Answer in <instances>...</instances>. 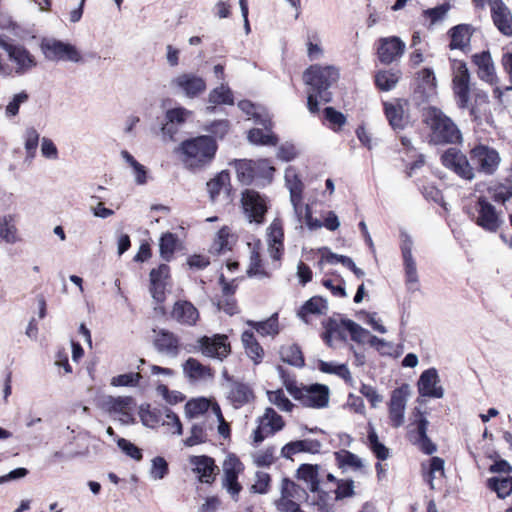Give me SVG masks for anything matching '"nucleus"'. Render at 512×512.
<instances>
[{
    "label": "nucleus",
    "mask_w": 512,
    "mask_h": 512,
    "mask_svg": "<svg viewBox=\"0 0 512 512\" xmlns=\"http://www.w3.org/2000/svg\"><path fill=\"white\" fill-rule=\"evenodd\" d=\"M339 71L335 66L314 64L303 73V81L309 87L307 107L313 114L319 112V101L329 103L332 100L330 88L338 81Z\"/></svg>",
    "instance_id": "1"
},
{
    "label": "nucleus",
    "mask_w": 512,
    "mask_h": 512,
    "mask_svg": "<svg viewBox=\"0 0 512 512\" xmlns=\"http://www.w3.org/2000/svg\"><path fill=\"white\" fill-rule=\"evenodd\" d=\"M218 145L209 135H201L183 141L179 146L182 162L190 170L202 169L214 159Z\"/></svg>",
    "instance_id": "2"
},
{
    "label": "nucleus",
    "mask_w": 512,
    "mask_h": 512,
    "mask_svg": "<svg viewBox=\"0 0 512 512\" xmlns=\"http://www.w3.org/2000/svg\"><path fill=\"white\" fill-rule=\"evenodd\" d=\"M423 122L431 130L430 142L434 144L456 143L461 139V134L453 121L436 107H428L423 110Z\"/></svg>",
    "instance_id": "3"
},
{
    "label": "nucleus",
    "mask_w": 512,
    "mask_h": 512,
    "mask_svg": "<svg viewBox=\"0 0 512 512\" xmlns=\"http://www.w3.org/2000/svg\"><path fill=\"white\" fill-rule=\"evenodd\" d=\"M40 48L45 58L49 61L78 63L82 60L80 52L74 45L54 38H44Z\"/></svg>",
    "instance_id": "4"
},
{
    "label": "nucleus",
    "mask_w": 512,
    "mask_h": 512,
    "mask_svg": "<svg viewBox=\"0 0 512 512\" xmlns=\"http://www.w3.org/2000/svg\"><path fill=\"white\" fill-rule=\"evenodd\" d=\"M400 239V250L403 259L405 283L409 291L415 292L419 290V277L416 261L412 254L414 244L413 239L405 230L400 231Z\"/></svg>",
    "instance_id": "5"
},
{
    "label": "nucleus",
    "mask_w": 512,
    "mask_h": 512,
    "mask_svg": "<svg viewBox=\"0 0 512 512\" xmlns=\"http://www.w3.org/2000/svg\"><path fill=\"white\" fill-rule=\"evenodd\" d=\"M469 81L470 75L464 62H456L454 64L453 90L460 108H467L470 114L477 118L476 107L470 103L469 98Z\"/></svg>",
    "instance_id": "6"
},
{
    "label": "nucleus",
    "mask_w": 512,
    "mask_h": 512,
    "mask_svg": "<svg viewBox=\"0 0 512 512\" xmlns=\"http://www.w3.org/2000/svg\"><path fill=\"white\" fill-rule=\"evenodd\" d=\"M0 47L7 53L9 60L15 64V72L23 75L37 65L35 57L20 44H11L0 38Z\"/></svg>",
    "instance_id": "7"
},
{
    "label": "nucleus",
    "mask_w": 512,
    "mask_h": 512,
    "mask_svg": "<svg viewBox=\"0 0 512 512\" xmlns=\"http://www.w3.org/2000/svg\"><path fill=\"white\" fill-rule=\"evenodd\" d=\"M242 208L250 223L262 224L267 212L266 200L259 192L246 189L242 193Z\"/></svg>",
    "instance_id": "8"
},
{
    "label": "nucleus",
    "mask_w": 512,
    "mask_h": 512,
    "mask_svg": "<svg viewBox=\"0 0 512 512\" xmlns=\"http://www.w3.org/2000/svg\"><path fill=\"white\" fill-rule=\"evenodd\" d=\"M171 87L188 98H195L206 89L205 80L193 73H183L171 80Z\"/></svg>",
    "instance_id": "9"
},
{
    "label": "nucleus",
    "mask_w": 512,
    "mask_h": 512,
    "mask_svg": "<svg viewBox=\"0 0 512 512\" xmlns=\"http://www.w3.org/2000/svg\"><path fill=\"white\" fill-rule=\"evenodd\" d=\"M329 387L324 384H311L303 386V393L298 401L305 407L321 409L329 404Z\"/></svg>",
    "instance_id": "10"
},
{
    "label": "nucleus",
    "mask_w": 512,
    "mask_h": 512,
    "mask_svg": "<svg viewBox=\"0 0 512 512\" xmlns=\"http://www.w3.org/2000/svg\"><path fill=\"white\" fill-rule=\"evenodd\" d=\"M409 395V386L403 384L394 389L389 403V418L393 427L398 428L404 423V413Z\"/></svg>",
    "instance_id": "11"
},
{
    "label": "nucleus",
    "mask_w": 512,
    "mask_h": 512,
    "mask_svg": "<svg viewBox=\"0 0 512 512\" xmlns=\"http://www.w3.org/2000/svg\"><path fill=\"white\" fill-rule=\"evenodd\" d=\"M199 345L203 355L219 360H223L231 352L228 337L222 334L203 336L199 339Z\"/></svg>",
    "instance_id": "12"
},
{
    "label": "nucleus",
    "mask_w": 512,
    "mask_h": 512,
    "mask_svg": "<svg viewBox=\"0 0 512 512\" xmlns=\"http://www.w3.org/2000/svg\"><path fill=\"white\" fill-rule=\"evenodd\" d=\"M442 164L464 179L474 177L473 168L470 166L467 158L456 148H449L441 156Z\"/></svg>",
    "instance_id": "13"
},
{
    "label": "nucleus",
    "mask_w": 512,
    "mask_h": 512,
    "mask_svg": "<svg viewBox=\"0 0 512 512\" xmlns=\"http://www.w3.org/2000/svg\"><path fill=\"white\" fill-rule=\"evenodd\" d=\"M491 18L498 31L504 36H512V13L502 0H488Z\"/></svg>",
    "instance_id": "14"
},
{
    "label": "nucleus",
    "mask_w": 512,
    "mask_h": 512,
    "mask_svg": "<svg viewBox=\"0 0 512 512\" xmlns=\"http://www.w3.org/2000/svg\"><path fill=\"white\" fill-rule=\"evenodd\" d=\"M440 379L435 368L422 372L417 382L418 392L423 397L442 398L444 389L439 385Z\"/></svg>",
    "instance_id": "15"
},
{
    "label": "nucleus",
    "mask_w": 512,
    "mask_h": 512,
    "mask_svg": "<svg viewBox=\"0 0 512 512\" xmlns=\"http://www.w3.org/2000/svg\"><path fill=\"white\" fill-rule=\"evenodd\" d=\"M405 47V43L399 37L381 38L377 49L378 58L381 63L390 64L403 55Z\"/></svg>",
    "instance_id": "16"
},
{
    "label": "nucleus",
    "mask_w": 512,
    "mask_h": 512,
    "mask_svg": "<svg viewBox=\"0 0 512 512\" xmlns=\"http://www.w3.org/2000/svg\"><path fill=\"white\" fill-rule=\"evenodd\" d=\"M155 349L169 357L176 358L180 352V341L177 335L165 329L156 333L153 341Z\"/></svg>",
    "instance_id": "17"
},
{
    "label": "nucleus",
    "mask_w": 512,
    "mask_h": 512,
    "mask_svg": "<svg viewBox=\"0 0 512 512\" xmlns=\"http://www.w3.org/2000/svg\"><path fill=\"white\" fill-rule=\"evenodd\" d=\"M229 381L227 399L234 408H241L254 399V392L248 384L231 379Z\"/></svg>",
    "instance_id": "18"
},
{
    "label": "nucleus",
    "mask_w": 512,
    "mask_h": 512,
    "mask_svg": "<svg viewBox=\"0 0 512 512\" xmlns=\"http://www.w3.org/2000/svg\"><path fill=\"white\" fill-rule=\"evenodd\" d=\"M256 123L262 125L264 129H251L248 132L249 142L256 145L275 146L278 143V137L271 131V120L268 118H259L256 120Z\"/></svg>",
    "instance_id": "19"
},
{
    "label": "nucleus",
    "mask_w": 512,
    "mask_h": 512,
    "mask_svg": "<svg viewBox=\"0 0 512 512\" xmlns=\"http://www.w3.org/2000/svg\"><path fill=\"white\" fill-rule=\"evenodd\" d=\"M297 478L304 481L311 492L318 493L319 500L324 502L327 493L320 489L318 465L301 464L297 469Z\"/></svg>",
    "instance_id": "20"
},
{
    "label": "nucleus",
    "mask_w": 512,
    "mask_h": 512,
    "mask_svg": "<svg viewBox=\"0 0 512 512\" xmlns=\"http://www.w3.org/2000/svg\"><path fill=\"white\" fill-rule=\"evenodd\" d=\"M241 463L236 457H230L228 460L224 462V481L223 486L227 489V491L234 498L238 496L242 487L238 482V474L240 473L242 467H240Z\"/></svg>",
    "instance_id": "21"
},
{
    "label": "nucleus",
    "mask_w": 512,
    "mask_h": 512,
    "mask_svg": "<svg viewBox=\"0 0 512 512\" xmlns=\"http://www.w3.org/2000/svg\"><path fill=\"white\" fill-rule=\"evenodd\" d=\"M171 317L182 325L194 326L199 319V312L191 302L179 300L173 306Z\"/></svg>",
    "instance_id": "22"
},
{
    "label": "nucleus",
    "mask_w": 512,
    "mask_h": 512,
    "mask_svg": "<svg viewBox=\"0 0 512 512\" xmlns=\"http://www.w3.org/2000/svg\"><path fill=\"white\" fill-rule=\"evenodd\" d=\"M190 464L194 466L193 470L199 475L201 482L210 484L214 481L217 466L213 458L206 455L191 456Z\"/></svg>",
    "instance_id": "23"
},
{
    "label": "nucleus",
    "mask_w": 512,
    "mask_h": 512,
    "mask_svg": "<svg viewBox=\"0 0 512 512\" xmlns=\"http://www.w3.org/2000/svg\"><path fill=\"white\" fill-rule=\"evenodd\" d=\"M320 441L316 439H303L291 441L285 444L281 449V456L286 459H291L293 455L297 453H318L321 449Z\"/></svg>",
    "instance_id": "24"
},
{
    "label": "nucleus",
    "mask_w": 512,
    "mask_h": 512,
    "mask_svg": "<svg viewBox=\"0 0 512 512\" xmlns=\"http://www.w3.org/2000/svg\"><path fill=\"white\" fill-rule=\"evenodd\" d=\"M474 29L469 24H458L448 31L450 38L449 48L451 50L459 49L464 51L469 47L471 36Z\"/></svg>",
    "instance_id": "25"
},
{
    "label": "nucleus",
    "mask_w": 512,
    "mask_h": 512,
    "mask_svg": "<svg viewBox=\"0 0 512 512\" xmlns=\"http://www.w3.org/2000/svg\"><path fill=\"white\" fill-rule=\"evenodd\" d=\"M429 426V421L426 417L420 416V418L416 421V433L413 443L418 446V448L427 455H432L436 452L437 446L431 441V439L427 435V430Z\"/></svg>",
    "instance_id": "26"
},
{
    "label": "nucleus",
    "mask_w": 512,
    "mask_h": 512,
    "mask_svg": "<svg viewBox=\"0 0 512 512\" xmlns=\"http://www.w3.org/2000/svg\"><path fill=\"white\" fill-rule=\"evenodd\" d=\"M183 372L192 382L206 381L213 378L210 367L201 364L197 359L189 358L183 364Z\"/></svg>",
    "instance_id": "27"
},
{
    "label": "nucleus",
    "mask_w": 512,
    "mask_h": 512,
    "mask_svg": "<svg viewBox=\"0 0 512 512\" xmlns=\"http://www.w3.org/2000/svg\"><path fill=\"white\" fill-rule=\"evenodd\" d=\"M214 429V420L207 418L193 423L191 427V435L184 441V444L188 447H192L201 443H204L208 439V431Z\"/></svg>",
    "instance_id": "28"
},
{
    "label": "nucleus",
    "mask_w": 512,
    "mask_h": 512,
    "mask_svg": "<svg viewBox=\"0 0 512 512\" xmlns=\"http://www.w3.org/2000/svg\"><path fill=\"white\" fill-rule=\"evenodd\" d=\"M450 10L451 4L448 2L423 10L421 13L423 24L429 30H432L435 25L442 23L446 19Z\"/></svg>",
    "instance_id": "29"
},
{
    "label": "nucleus",
    "mask_w": 512,
    "mask_h": 512,
    "mask_svg": "<svg viewBox=\"0 0 512 512\" xmlns=\"http://www.w3.org/2000/svg\"><path fill=\"white\" fill-rule=\"evenodd\" d=\"M503 223L495 207L482 197V229L496 232Z\"/></svg>",
    "instance_id": "30"
},
{
    "label": "nucleus",
    "mask_w": 512,
    "mask_h": 512,
    "mask_svg": "<svg viewBox=\"0 0 512 512\" xmlns=\"http://www.w3.org/2000/svg\"><path fill=\"white\" fill-rule=\"evenodd\" d=\"M246 354L248 357L255 363L259 364L261 363L263 356H264V350L261 347V345L257 342V340L254 337L253 332L251 331H244L241 336Z\"/></svg>",
    "instance_id": "31"
},
{
    "label": "nucleus",
    "mask_w": 512,
    "mask_h": 512,
    "mask_svg": "<svg viewBox=\"0 0 512 512\" xmlns=\"http://www.w3.org/2000/svg\"><path fill=\"white\" fill-rule=\"evenodd\" d=\"M401 78L398 69L380 70L375 75V84L381 91L392 90Z\"/></svg>",
    "instance_id": "32"
},
{
    "label": "nucleus",
    "mask_w": 512,
    "mask_h": 512,
    "mask_svg": "<svg viewBox=\"0 0 512 512\" xmlns=\"http://www.w3.org/2000/svg\"><path fill=\"white\" fill-rule=\"evenodd\" d=\"M281 360L291 366L302 368L305 365L300 347L296 344L282 346L279 351Z\"/></svg>",
    "instance_id": "33"
},
{
    "label": "nucleus",
    "mask_w": 512,
    "mask_h": 512,
    "mask_svg": "<svg viewBox=\"0 0 512 512\" xmlns=\"http://www.w3.org/2000/svg\"><path fill=\"white\" fill-rule=\"evenodd\" d=\"M0 238L8 244L18 241L14 215L8 214L0 217Z\"/></svg>",
    "instance_id": "34"
},
{
    "label": "nucleus",
    "mask_w": 512,
    "mask_h": 512,
    "mask_svg": "<svg viewBox=\"0 0 512 512\" xmlns=\"http://www.w3.org/2000/svg\"><path fill=\"white\" fill-rule=\"evenodd\" d=\"M486 485L499 498L504 499L512 493V476L489 478Z\"/></svg>",
    "instance_id": "35"
},
{
    "label": "nucleus",
    "mask_w": 512,
    "mask_h": 512,
    "mask_svg": "<svg viewBox=\"0 0 512 512\" xmlns=\"http://www.w3.org/2000/svg\"><path fill=\"white\" fill-rule=\"evenodd\" d=\"M512 184L496 182L487 187L488 198L493 202L505 205L510 200Z\"/></svg>",
    "instance_id": "36"
},
{
    "label": "nucleus",
    "mask_w": 512,
    "mask_h": 512,
    "mask_svg": "<svg viewBox=\"0 0 512 512\" xmlns=\"http://www.w3.org/2000/svg\"><path fill=\"white\" fill-rule=\"evenodd\" d=\"M501 162L500 155L497 150L482 145V172L485 174H494Z\"/></svg>",
    "instance_id": "37"
},
{
    "label": "nucleus",
    "mask_w": 512,
    "mask_h": 512,
    "mask_svg": "<svg viewBox=\"0 0 512 512\" xmlns=\"http://www.w3.org/2000/svg\"><path fill=\"white\" fill-rule=\"evenodd\" d=\"M327 310V302L321 297H312L304 303L298 312V316L308 323V314H323Z\"/></svg>",
    "instance_id": "38"
},
{
    "label": "nucleus",
    "mask_w": 512,
    "mask_h": 512,
    "mask_svg": "<svg viewBox=\"0 0 512 512\" xmlns=\"http://www.w3.org/2000/svg\"><path fill=\"white\" fill-rule=\"evenodd\" d=\"M247 324L254 328L261 336H275L279 333L277 314L272 315L264 321L248 320Z\"/></svg>",
    "instance_id": "39"
},
{
    "label": "nucleus",
    "mask_w": 512,
    "mask_h": 512,
    "mask_svg": "<svg viewBox=\"0 0 512 512\" xmlns=\"http://www.w3.org/2000/svg\"><path fill=\"white\" fill-rule=\"evenodd\" d=\"M255 160H237L235 163L238 180L244 185H250L255 180Z\"/></svg>",
    "instance_id": "40"
},
{
    "label": "nucleus",
    "mask_w": 512,
    "mask_h": 512,
    "mask_svg": "<svg viewBox=\"0 0 512 512\" xmlns=\"http://www.w3.org/2000/svg\"><path fill=\"white\" fill-rule=\"evenodd\" d=\"M285 184L290 192V198L298 199L299 194L303 193L304 184L296 172V169L289 166L285 170Z\"/></svg>",
    "instance_id": "41"
},
{
    "label": "nucleus",
    "mask_w": 512,
    "mask_h": 512,
    "mask_svg": "<svg viewBox=\"0 0 512 512\" xmlns=\"http://www.w3.org/2000/svg\"><path fill=\"white\" fill-rule=\"evenodd\" d=\"M318 369L327 374H334L345 380L346 383L353 382L350 370L346 364H335L334 362H326L319 360Z\"/></svg>",
    "instance_id": "42"
},
{
    "label": "nucleus",
    "mask_w": 512,
    "mask_h": 512,
    "mask_svg": "<svg viewBox=\"0 0 512 512\" xmlns=\"http://www.w3.org/2000/svg\"><path fill=\"white\" fill-rule=\"evenodd\" d=\"M260 423L268 430V434L271 435L284 427L282 417L270 407L266 408L263 417L260 419Z\"/></svg>",
    "instance_id": "43"
},
{
    "label": "nucleus",
    "mask_w": 512,
    "mask_h": 512,
    "mask_svg": "<svg viewBox=\"0 0 512 512\" xmlns=\"http://www.w3.org/2000/svg\"><path fill=\"white\" fill-rule=\"evenodd\" d=\"M208 101L210 104H214V105H218V104L233 105L234 97H233V93L230 90V88L224 84H221L220 86H218L210 91L209 96H208Z\"/></svg>",
    "instance_id": "44"
},
{
    "label": "nucleus",
    "mask_w": 512,
    "mask_h": 512,
    "mask_svg": "<svg viewBox=\"0 0 512 512\" xmlns=\"http://www.w3.org/2000/svg\"><path fill=\"white\" fill-rule=\"evenodd\" d=\"M280 494H284L296 501H301L303 499L308 501L309 498L306 490L289 478L282 479Z\"/></svg>",
    "instance_id": "45"
},
{
    "label": "nucleus",
    "mask_w": 512,
    "mask_h": 512,
    "mask_svg": "<svg viewBox=\"0 0 512 512\" xmlns=\"http://www.w3.org/2000/svg\"><path fill=\"white\" fill-rule=\"evenodd\" d=\"M341 326L345 328L351 336V339L357 343H365L368 341L370 332L350 319H341Z\"/></svg>",
    "instance_id": "46"
},
{
    "label": "nucleus",
    "mask_w": 512,
    "mask_h": 512,
    "mask_svg": "<svg viewBox=\"0 0 512 512\" xmlns=\"http://www.w3.org/2000/svg\"><path fill=\"white\" fill-rule=\"evenodd\" d=\"M385 114L393 129L404 127L403 108L399 104L385 103Z\"/></svg>",
    "instance_id": "47"
},
{
    "label": "nucleus",
    "mask_w": 512,
    "mask_h": 512,
    "mask_svg": "<svg viewBox=\"0 0 512 512\" xmlns=\"http://www.w3.org/2000/svg\"><path fill=\"white\" fill-rule=\"evenodd\" d=\"M177 240L178 239L176 235L170 232H167L161 236L159 242V249L160 255L164 260H171L176 249Z\"/></svg>",
    "instance_id": "48"
},
{
    "label": "nucleus",
    "mask_w": 512,
    "mask_h": 512,
    "mask_svg": "<svg viewBox=\"0 0 512 512\" xmlns=\"http://www.w3.org/2000/svg\"><path fill=\"white\" fill-rule=\"evenodd\" d=\"M250 277L259 279L268 278L270 274L263 268L260 253L254 248L250 254V263L247 269Z\"/></svg>",
    "instance_id": "49"
},
{
    "label": "nucleus",
    "mask_w": 512,
    "mask_h": 512,
    "mask_svg": "<svg viewBox=\"0 0 512 512\" xmlns=\"http://www.w3.org/2000/svg\"><path fill=\"white\" fill-rule=\"evenodd\" d=\"M338 465L340 468L350 467L353 470H360L363 468V462L356 454L342 450L335 453Z\"/></svg>",
    "instance_id": "50"
},
{
    "label": "nucleus",
    "mask_w": 512,
    "mask_h": 512,
    "mask_svg": "<svg viewBox=\"0 0 512 512\" xmlns=\"http://www.w3.org/2000/svg\"><path fill=\"white\" fill-rule=\"evenodd\" d=\"M230 181L227 171L220 172L214 179L207 182V190L212 201L216 199L223 187Z\"/></svg>",
    "instance_id": "51"
},
{
    "label": "nucleus",
    "mask_w": 512,
    "mask_h": 512,
    "mask_svg": "<svg viewBox=\"0 0 512 512\" xmlns=\"http://www.w3.org/2000/svg\"><path fill=\"white\" fill-rule=\"evenodd\" d=\"M482 73L484 74L482 75V80H485L491 85H496L498 83L495 67L488 51H482Z\"/></svg>",
    "instance_id": "52"
},
{
    "label": "nucleus",
    "mask_w": 512,
    "mask_h": 512,
    "mask_svg": "<svg viewBox=\"0 0 512 512\" xmlns=\"http://www.w3.org/2000/svg\"><path fill=\"white\" fill-rule=\"evenodd\" d=\"M464 211L478 226H480V196L471 194L464 202Z\"/></svg>",
    "instance_id": "53"
},
{
    "label": "nucleus",
    "mask_w": 512,
    "mask_h": 512,
    "mask_svg": "<svg viewBox=\"0 0 512 512\" xmlns=\"http://www.w3.org/2000/svg\"><path fill=\"white\" fill-rule=\"evenodd\" d=\"M168 473V463L163 457L156 456L151 460V468L149 471L151 479L162 480L168 475Z\"/></svg>",
    "instance_id": "54"
},
{
    "label": "nucleus",
    "mask_w": 512,
    "mask_h": 512,
    "mask_svg": "<svg viewBox=\"0 0 512 512\" xmlns=\"http://www.w3.org/2000/svg\"><path fill=\"white\" fill-rule=\"evenodd\" d=\"M210 402L205 398L193 399L187 402L185 412L190 418H196L208 411Z\"/></svg>",
    "instance_id": "55"
},
{
    "label": "nucleus",
    "mask_w": 512,
    "mask_h": 512,
    "mask_svg": "<svg viewBox=\"0 0 512 512\" xmlns=\"http://www.w3.org/2000/svg\"><path fill=\"white\" fill-rule=\"evenodd\" d=\"M368 441L370 449L379 460H386L389 457V449L379 441L378 435L374 429L369 431Z\"/></svg>",
    "instance_id": "56"
},
{
    "label": "nucleus",
    "mask_w": 512,
    "mask_h": 512,
    "mask_svg": "<svg viewBox=\"0 0 512 512\" xmlns=\"http://www.w3.org/2000/svg\"><path fill=\"white\" fill-rule=\"evenodd\" d=\"M133 398L132 397H112L110 396L107 401L106 405L109 410V412L114 413H121L125 411L126 409H131V406L133 404Z\"/></svg>",
    "instance_id": "57"
},
{
    "label": "nucleus",
    "mask_w": 512,
    "mask_h": 512,
    "mask_svg": "<svg viewBox=\"0 0 512 512\" xmlns=\"http://www.w3.org/2000/svg\"><path fill=\"white\" fill-rule=\"evenodd\" d=\"M274 171L275 168L272 166L271 162L268 159L255 160V180L263 179L271 181Z\"/></svg>",
    "instance_id": "58"
},
{
    "label": "nucleus",
    "mask_w": 512,
    "mask_h": 512,
    "mask_svg": "<svg viewBox=\"0 0 512 512\" xmlns=\"http://www.w3.org/2000/svg\"><path fill=\"white\" fill-rule=\"evenodd\" d=\"M268 399L269 401L276 405L279 409L285 412H291L294 405L291 401L285 396L283 390L278 389L276 391H268Z\"/></svg>",
    "instance_id": "59"
},
{
    "label": "nucleus",
    "mask_w": 512,
    "mask_h": 512,
    "mask_svg": "<svg viewBox=\"0 0 512 512\" xmlns=\"http://www.w3.org/2000/svg\"><path fill=\"white\" fill-rule=\"evenodd\" d=\"M284 232L282 222L279 219H274L267 228V241L268 244H283Z\"/></svg>",
    "instance_id": "60"
},
{
    "label": "nucleus",
    "mask_w": 512,
    "mask_h": 512,
    "mask_svg": "<svg viewBox=\"0 0 512 512\" xmlns=\"http://www.w3.org/2000/svg\"><path fill=\"white\" fill-rule=\"evenodd\" d=\"M230 129V122L227 119H221L211 122L204 126V130L215 138L222 139Z\"/></svg>",
    "instance_id": "61"
},
{
    "label": "nucleus",
    "mask_w": 512,
    "mask_h": 512,
    "mask_svg": "<svg viewBox=\"0 0 512 512\" xmlns=\"http://www.w3.org/2000/svg\"><path fill=\"white\" fill-rule=\"evenodd\" d=\"M271 477L268 473L257 471L255 474V483L251 486V491L257 494H267L270 488Z\"/></svg>",
    "instance_id": "62"
},
{
    "label": "nucleus",
    "mask_w": 512,
    "mask_h": 512,
    "mask_svg": "<svg viewBox=\"0 0 512 512\" xmlns=\"http://www.w3.org/2000/svg\"><path fill=\"white\" fill-rule=\"evenodd\" d=\"M191 115V111L183 108L177 107L173 109H169L166 112L165 119L174 125H182L186 119Z\"/></svg>",
    "instance_id": "63"
},
{
    "label": "nucleus",
    "mask_w": 512,
    "mask_h": 512,
    "mask_svg": "<svg viewBox=\"0 0 512 512\" xmlns=\"http://www.w3.org/2000/svg\"><path fill=\"white\" fill-rule=\"evenodd\" d=\"M298 154V149L291 142L282 143L277 150V158L284 162H290L294 160Z\"/></svg>",
    "instance_id": "64"
}]
</instances>
